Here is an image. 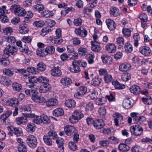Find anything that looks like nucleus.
<instances>
[{
  "mask_svg": "<svg viewBox=\"0 0 152 152\" xmlns=\"http://www.w3.org/2000/svg\"><path fill=\"white\" fill-rule=\"evenodd\" d=\"M83 117V114L80 110H76L73 112L72 116L69 118V120L70 123L75 124Z\"/></svg>",
  "mask_w": 152,
  "mask_h": 152,
  "instance_id": "f257e3e1",
  "label": "nucleus"
},
{
  "mask_svg": "<svg viewBox=\"0 0 152 152\" xmlns=\"http://www.w3.org/2000/svg\"><path fill=\"white\" fill-rule=\"evenodd\" d=\"M17 51V49L15 46L9 44L6 45V47L4 50V53L7 56L9 57L10 55H13Z\"/></svg>",
  "mask_w": 152,
  "mask_h": 152,
  "instance_id": "f03ea898",
  "label": "nucleus"
},
{
  "mask_svg": "<svg viewBox=\"0 0 152 152\" xmlns=\"http://www.w3.org/2000/svg\"><path fill=\"white\" fill-rule=\"evenodd\" d=\"M26 142L28 145L31 148H35L37 143L36 138L33 135L27 137Z\"/></svg>",
  "mask_w": 152,
  "mask_h": 152,
  "instance_id": "7ed1b4c3",
  "label": "nucleus"
},
{
  "mask_svg": "<svg viewBox=\"0 0 152 152\" xmlns=\"http://www.w3.org/2000/svg\"><path fill=\"white\" fill-rule=\"evenodd\" d=\"M139 113L134 112V122L138 125L141 124L146 121V118L144 116H140Z\"/></svg>",
  "mask_w": 152,
  "mask_h": 152,
  "instance_id": "20e7f679",
  "label": "nucleus"
},
{
  "mask_svg": "<svg viewBox=\"0 0 152 152\" xmlns=\"http://www.w3.org/2000/svg\"><path fill=\"white\" fill-rule=\"evenodd\" d=\"M140 93L142 95L148 96L149 93L147 90L145 89L144 90H141L139 86L136 85H134V94L137 95Z\"/></svg>",
  "mask_w": 152,
  "mask_h": 152,
  "instance_id": "39448f33",
  "label": "nucleus"
},
{
  "mask_svg": "<svg viewBox=\"0 0 152 152\" xmlns=\"http://www.w3.org/2000/svg\"><path fill=\"white\" fill-rule=\"evenodd\" d=\"M139 52L145 56H149L151 52L150 48L148 46H142L139 48Z\"/></svg>",
  "mask_w": 152,
  "mask_h": 152,
  "instance_id": "423d86ee",
  "label": "nucleus"
},
{
  "mask_svg": "<svg viewBox=\"0 0 152 152\" xmlns=\"http://www.w3.org/2000/svg\"><path fill=\"white\" fill-rule=\"evenodd\" d=\"M66 134L70 136L76 133L77 130L74 126H67L64 128Z\"/></svg>",
  "mask_w": 152,
  "mask_h": 152,
  "instance_id": "0eeeda50",
  "label": "nucleus"
},
{
  "mask_svg": "<svg viewBox=\"0 0 152 152\" xmlns=\"http://www.w3.org/2000/svg\"><path fill=\"white\" fill-rule=\"evenodd\" d=\"M51 88V86L48 83L44 84L40 86L39 92L41 93H45L50 90Z\"/></svg>",
  "mask_w": 152,
  "mask_h": 152,
  "instance_id": "6e6552de",
  "label": "nucleus"
},
{
  "mask_svg": "<svg viewBox=\"0 0 152 152\" xmlns=\"http://www.w3.org/2000/svg\"><path fill=\"white\" fill-rule=\"evenodd\" d=\"M104 125V122L102 119H97L94 121V126L97 129L102 128Z\"/></svg>",
  "mask_w": 152,
  "mask_h": 152,
  "instance_id": "1a4fd4ad",
  "label": "nucleus"
},
{
  "mask_svg": "<svg viewBox=\"0 0 152 152\" xmlns=\"http://www.w3.org/2000/svg\"><path fill=\"white\" fill-rule=\"evenodd\" d=\"M143 131L142 128L140 125L138 124L134 125V135L139 136L142 134Z\"/></svg>",
  "mask_w": 152,
  "mask_h": 152,
  "instance_id": "9d476101",
  "label": "nucleus"
},
{
  "mask_svg": "<svg viewBox=\"0 0 152 152\" xmlns=\"http://www.w3.org/2000/svg\"><path fill=\"white\" fill-rule=\"evenodd\" d=\"M91 48L92 50L95 52H99L101 49V48L99 43L96 41H92Z\"/></svg>",
  "mask_w": 152,
  "mask_h": 152,
  "instance_id": "9b49d317",
  "label": "nucleus"
},
{
  "mask_svg": "<svg viewBox=\"0 0 152 152\" xmlns=\"http://www.w3.org/2000/svg\"><path fill=\"white\" fill-rule=\"evenodd\" d=\"M32 100L34 102L38 103H46V100L43 97L37 94L35 96L33 97Z\"/></svg>",
  "mask_w": 152,
  "mask_h": 152,
  "instance_id": "f8f14e48",
  "label": "nucleus"
},
{
  "mask_svg": "<svg viewBox=\"0 0 152 152\" xmlns=\"http://www.w3.org/2000/svg\"><path fill=\"white\" fill-rule=\"evenodd\" d=\"M106 22L108 28L110 31H113L115 28L116 25L113 20L108 19L106 20Z\"/></svg>",
  "mask_w": 152,
  "mask_h": 152,
  "instance_id": "ddd939ff",
  "label": "nucleus"
},
{
  "mask_svg": "<svg viewBox=\"0 0 152 152\" xmlns=\"http://www.w3.org/2000/svg\"><path fill=\"white\" fill-rule=\"evenodd\" d=\"M87 88L86 87L83 86H80L79 92L75 94L74 96L77 98H78L80 96L85 94L87 92Z\"/></svg>",
  "mask_w": 152,
  "mask_h": 152,
  "instance_id": "4468645a",
  "label": "nucleus"
},
{
  "mask_svg": "<svg viewBox=\"0 0 152 152\" xmlns=\"http://www.w3.org/2000/svg\"><path fill=\"white\" fill-rule=\"evenodd\" d=\"M132 66L129 64H122L119 67V70L121 72L127 71L131 69Z\"/></svg>",
  "mask_w": 152,
  "mask_h": 152,
  "instance_id": "2eb2a0df",
  "label": "nucleus"
},
{
  "mask_svg": "<svg viewBox=\"0 0 152 152\" xmlns=\"http://www.w3.org/2000/svg\"><path fill=\"white\" fill-rule=\"evenodd\" d=\"M19 102L18 100L15 98H11L9 99L7 105L15 107L19 105Z\"/></svg>",
  "mask_w": 152,
  "mask_h": 152,
  "instance_id": "dca6fc26",
  "label": "nucleus"
},
{
  "mask_svg": "<svg viewBox=\"0 0 152 152\" xmlns=\"http://www.w3.org/2000/svg\"><path fill=\"white\" fill-rule=\"evenodd\" d=\"M64 104L69 108H73L75 106L76 102L73 100L68 99L65 101Z\"/></svg>",
  "mask_w": 152,
  "mask_h": 152,
  "instance_id": "f3484780",
  "label": "nucleus"
},
{
  "mask_svg": "<svg viewBox=\"0 0 152 152\" xmlns=\"http://www.w3.org/2000/svg\"><path fill=\"white\" fill-rule=\"evenodd\" d=\"M58 103V101L56 99H50L46 102V104L48 107L55 106Z\"/></svg>",
  "mask_w": 152,
  "mask_h": 152,
  "instance_id": "a211bd4d",
  "label": "nucleus"
},
{
  "mask_svg": "<svg viewBox=\"0 0 152 152\" xmlns=\"http://www.w3.org/2000/svg\"><path fill=\"white\" fill-rule=\"evenodd\" d=\"M51 74L54 76L59 77L61 75L62 72L58 67H54L53 69L51 70Z\"/></svg>",
  "mask_w": 152,
  "mask_h": 152,
  "instance_id": "6ab92c4d",
  "label": "nucleus"
},
{
  "mask_svg": "<svg viewBox=\"0 0 152 152\" xmlns=\"http://www.w3.org/2000/svg\"><path fill=\"white\" fill-rule=\"evenodd\" d=\"M16 122L18 125L26 123L28 122L27 117L26 116H23L17 118L16 119Z\"/></svg>",
  "mask_w": 152,
  "mask_h": 152,
  "instance_id": "aec40b11",
  "label": "nucleus"
},
{
  "mask_svg": "<svg viewBox=\"0 0 152 152\" xmlns=\"http://www.w3.org/2000/svg\"><path fill=\"white\" fill-rule=\"evenodd\" d=\"M0 82L1 84L7 86L11 85L12 83L10 79L5 76H2L1 77Z\"/></svg>",
  "mask_w": 152,
  "mask_h": 152,
  "instance_id": "412c9836",
  "label": "nucleus"
},
{
  "mask_svg": "<svg viewBox=\"0 0 152 152\" xmlns=\"http://www.w3.org/2000/svg\"><path fill=\"white\" fill-rule=\"evenodd\" d=\"M106 50L110 53H114L116 49V46L113 44H108L105 47Z\"/></svg>",
  "mask_w": 152,
  "mask_h": 152,
  "instance_id": "4be33fe9",
  "label": "nucleus"
},
{
  "mask_svg": "<svg viewBox=\"0 0 152 152\" xmlns=\"http://www.w3.org/2000/svg\"><path fill=\"white\" fill-rule=\"evenodd\" d=\"M119 150L122 152H127L130 149L129 146L125 144L120 143L118 147Z\"/></svg>",
  "mask_w": 152,
  "mask_h": 152,
  "instance_id": "5701e85b",
  "label": "nucleus"
},
{
  "mask_svg": "<svg viewBox=\"0 0 152 152\" xmlns=\"http://www.w3.org/2000/svg\"><path fill=\"white\" fill-rule=\"evenodd\" d=\"M103 62L105 64H110L112 61V58L110 56L106 55H103L101 56Z\"/></svg>",
  "mask_w": 152,
  "mask_h": 152,
  "instance_id": "b1692460",
  "label": "nucleus"
},
{
  "mask_svg": "<svg viewBox=\"0 0 152 152\" xmlns=\"http://www.w3.org/2000/svg\"><path fill=\"white\" fill-rule=\"evenodd\" d=\"M34 80H35V82H34L35 83L38 81L41 83H43L44 84L48 83L49 82V80L48 79L43 76H40L38 78L35 77Z\"/></svg>",
  "mask_w": 152,
  "mask_h": 152,
  "instance_id": "393cba45",
  "label": "nucleus"
},
{
  "mask_svg": "<svg viewBox=\"0 0 152 152\" xmlns=\"http://www.w3.org/2000/svg\"><path fill=\"white\" fill-rule=\"evenodd\" d=\"M64 110L61 108H57L54 110L53 112V115L56 117L61 116L64 115Z\"/></svg>",
  "mask_w": 152,
  "mask_h": 152,
  "instance_id": "a878e982",
  "label": "nucleus"
},
{
  "mask_svg": "<svg viewBox=\"0 0 152 152\" xmlns=\"http://www.w3.org/2000/svg\"><path fill=\"white\" fill-rule=\"evenodd\" d=\"M19 31L20 34H24L27 33L28 31V29L25 24H22L20 25Z\"/></svg>",
  "mask_w": 152,
  "mask_h": 152,
  "instance_id": "bb28decb",
  "label": "nucleus"
},
{
  "mask_svg": "<svg viewBox=\"0 0 152 152\" xmlns=\"http://www.w3.org/2000/svg\"><path fill=\"white\" fill-rule=\"evenodd\" d=\"M142 100L144 104L150 105L152 103V98L150 96H146L145 97H142Z\"/></svg>",
  "mask_w": 152,
  "mask_h": 152,
  "instance_id": "cd10ccee",
  "label": "nucleus"
},
{
  "mask_svg": "<svg viewBox=\"0 0 152 152\" xmlns=\"http://www.w3.org/2000/svg\"><path fill=\"white\" fill-rule=\"evenodd\" d=\"M12 87L14 91L18 92H20L23 89L21 85L17 83H13L12 84Z\"/></svg>",
  "mask_w": 152,
  "mask_h": 152,
  "instance_id": "c85d7f7f",
  "label": "nucleus"
},
{
  "mask_svg": "<svg viewBox=\"0 0 152 152\" xmlns=\"http://www.w3.org/2000/svg\"><path fill=\"white\" fill-rule=\"evenodd\" d=\"M130 99V98H128L125 99L123 101V106L125 109H128L132 106Z\"/></svg>",
  "mask_w": 152,
  "mask_h": 152,
  "instance_id": "c756f323",
  "label": "nucleus"
},
{
  "mask_svg": "<svg viewBox=\"0 0 152 152\" xmlns=\"http://www.w3.org/2000/svg\"><path fill=\"white\" fill-rule=\"evenodd\" d=\"M25 93L27 95L31 96L32 100L33 97L36 96L37 94L34 89H27L25 91Z\"/></svg>",
  "mask_w": 152,
  "mask_h": 152,
  "instance_id": "7c9ffc66",
  "label": "nucleus"
},
{
  "mask_svg": "<svg viewBox=\"0 0 152 152\" xmlns=\"http://www.w3.org/2000/svg\"><path fill=\"white\" fill-rule=\"evenodd\" d=\"M72 82V80L69 78L67 77L62 78L61 80V83L64 86L69 85Z\"/></svg>",
  "mask_w": 152,
  "mask_h": 152,
  "instance_id": "2f4dec72",
  "label": "nucleus"
},
{
  "mask_svg": "<svg viewBox=\"0 0 152 152\" xmlns=\"http://www.w3.org/2000/svg\"><path fill=\"white\" fill-rule=\"evenodd\" d=\"M36 127L33 123H30L28 124L27 130L29 132H33L35 130Z\"/></svg>",
  "mask_w": 152,
  "mask_h": 152,
  "instance_id": "473e14b6",
  "label": "nucleus"
},
{
  "mask_svg": "<svg viewBox=\"0 0 152 152\" xmlns=\"http://www.w3.org/2000/svg\"><path fill=\"white\" fill-rule=\"evenodd\" d=\"M110 13L111 15L115 17H116L119 15V10L116 7H113L110 10Z\"/></svg>",
  "mask_w": 152,
  "mask_h": 152,
  "instance_id": "72a5a7b5",
  "label": "nucleus"
},
{
  "mask_svg": "<svg viewBox=\"0 0 152 152\" xmlns=\"http://www.w3.org/2000/svg\"><path fill=\"white\" fill-rule=\"evenodd\" d=\"M55 48L52 45L48 46L46 48L45 52L46 54H52L55 51Z\"/></svg>",
  "mask_w": 152,
  "mask_h": 152,
  "instance_id": "f704fd0d",
  "label": "nucleus"
},
{
  "mask_svg": "<svg viewBox=\"0 0 152 152\" xmlns=\"http://www.w3.org/2000/svg\"><path fill=\"white\" fill-rule=\"evenodd\" d=\"M134 45L135 47H137L139 45L138 41L140 40V37L138 33H135L134 34Z\"/></svg>",
  "mask_w": 152,
  "mask_h": 152,
  "instance_id": "c9c22d12",
  "label": "nucleus"
},
{
  "mask_svg": "<svg viewBox=\"0 0 152 152\" xmlns=\"http://www.w3.org/2000/svg\"><path fill=\"white\" fill-rule=\"evenodd\" d=\"M41 116L42 123L43 124H47L50 123V120L47 115H43Z\"/></svg>",
  "mask_w": 152,
  "mask_h": 152,
  "instance_id": "e433bc0d",
  "label": "nucleus"
},
{
  "mask_svg": "<svg viewBox=\"0 0 152 152\" xmlns=\"http://www.w3.org/2000/svg\"><path fill=\"white\" fill-rule=\"evenodd\" d=\"M72 64L73 67L70 68L71 72L74 73H77L80 71V69L78 65L74 64V62H72Z\"/></svg>",
  "mask_w": 152,
  "mask_h": 152,
  "instance_id": "4c0bfd02",
  "label": "nucleus"
},
{
  "mask_svg": "<svg viewBox=\"0 0 152 152\" xmlns=\"http://www.w3.org/2000/svg\"><path fill=\"white\" fill-rule=\"evenodd\" d=\"M101 79L98 77H95L94 78L92 81L91 84L94 86H98L101 83Z\"/></svg>",
  "mask_w": 152,
  "mask_h": 152,
  "instance_id": "58836bf2",
  "label": "nucleus"
},
{
  "mask_svg": "<svg viewBox=\"0 0 152 152\" xmlns=\"http://www.w3.org/2000/svg\"><path fill=\"white\" fill-rule=\"evenodd\" d=\"M47 136L50 138V139L54 140L57 138V135L55 132L50 131L48 132Z\"/></svg>",
  "mask_w": 152,
  "mask_h": 152,
  "instance_id": "ea45409f",
  "label": "nucleus"
},
{
  "mask_svg": "<svg viewBox=\"0 0 152 152\" xmlns=\"http://www.w3.org/2000/svg\"><path fill=\"white\" fill-rule=\"evenodd\" d=\"M37 70L42 71H44L46 68V65L42 62L39 63L37 66Z\"/></svg>",
  "mask_w": 152,
  "mask_h": 152,
  "instance_id": "a19ab883",
  "label": "nucleus"
},
{
  "mask_svg": "<svg viewBox=\"0 0 152 152\" xmlns=\"http://www.w3.org/2000/svg\"><path fill=\"white\" fill-rule=\"evenodd\" d=\"M10 63V61L7 58H0V65L5 66L8 65Z\"/></svg>",
  "mask_w": 152,
  "mask_h": 152,
  "instance_id": "79ce46f5",
  "label": "nucleus"
},
{
  "mask_svg": "<svg viewBox=\"0 0 152 152\" xmlns=\"http://www.w3.org/2000/svg\"><path fill=\"white\" fill-rule=\"evenodd\" d=\"M125 50L127 52L130 53L133 50L132 45L129 42L126 43L124 46Z\"/></svg>",
  "mask_w": 152,
  "mask_h": 152,
  "instance_id": "37998d69",
  "label": "nucleus"
},
{
  "mask_svg": "<svg viewBox=\"0 0 152 152\" xmlns=\"http://www.w3.org/2000/svg\"><path fill=\"white\" fill-rule=\"evenodd\" d=\"M43 140L45 143L47 145L50 146L52 145V141L50 138L47 136V135H45L43 137Z\"/></svg>",
  "mask_w": 152,
  "mask_h": 152,
  "instance_id": "c03bdc74",
  "label": "nucleus"
},
{
  "mask_svg": "<svg viewBox=\"0 0 152 152\" xmlns=\"http://www.w3.org/2000/svg\"><path fill=\"white\" fill-rule=\"evenodd\" d=\"M121 77L122 80L125 82L131 78L130 74L128 73L123 74Z\"/></svg>",
  "mask_w": 152,
  "mask_h": 152,
  "instance_id": "a18cd8bd",
  "label": "nucleus"
},
{
  "mask_svg": "<svg viewBox=\"0 0 152 152\" xmlns=\"http://www.w3.org/2000/svg\"><path fill=\"white\" fill-rule=\"evenodd\" d=\"M26 13V11L24 9L20 7L15 12V15L18 16H23Z\"/></svg>",
  "mask_w": 152,
  "mask_h": 152,
  "instance_id": "49530a36",
  "label": "nucleus"
},
{
  "mask_svg": "<svg viewBox=\"0 0 152 152\" xmlns=\"http://www.w3.org/2000/svg\"><path fill=\"white\" fill-rule=\"evenodd\" d=\"M56 142L59 148L60 149L63 148L64 150V147H63L64 140L62 138L60 137L58 138L56 140Z\"/></svg>",
  "mask_w": 152,
  "mask_h": 152,
  "instance_id": "de8ad7c7",
  "label": "nucleus"
},
{
  "mask_svg": "<svg viewBox=\"0 0 152 152\" xmlns=\"http://www.w3.org/2000/svg\"><path fill=\"white\" fill-rule=\"evenodd\" d=\"M3 72L5 75L10 77L12 76L13 74V71L10 68L3 69Z\"/></svg>",
  "mask_w": 152,
  "mask_h": 152,
  "instance_id": "09e8293b",
  "label": "nucleus"
},
{
  "mask_svg": "<svg viewBox=\"0 0 152 152\" xmlns=\"http://www.w3.org/2000/svg\"><path fill=\"white\" fill-rule=\"evenodd\" d=\"M69 147L71 150L75 151L77 150V147L76 144L73 142L70 141L68 144Z\"/></svg>",
  "mask_w": 152,
  "mask_h": 152,
  "instance_id": "8fccbe9b",
  "label": "nucleus"
},
{
  "mask_svg": "<svg viewBox=\"0 0 152 152\" xmlns=\"http://www.w3.org/2000/svg\"><path fill=\"white\" fill-rule=\"evenodd\" d=\"M140 59L138 56H134V66H135L136 67H138L140 66Z\"/></svg>",
  "mask_w": 152,
  "mask_h": 152,
  "instance_id": "3c124183",
  "label": "nucleus"
},
{
  "mask_svg": "<svg viewBox=\"0 0 152 152\" xmlns=\"http://www.w3.org/2000/svg\"><path fill=\"white\" fill-rule=\"evenodd\" d=\"M79 54L82 56H85L87 53V50L86 48L83 47H80L78 49Z\"/></svg>",
  "mask_w": 152,
  "mask_h": 152,
  "instance_id": "603ef678",
  "label": "nucleus"
},
{
  "mask_svg": "<svg viewBox=\"0 0 152 152\" xmlns=\"http://www.w3.org/2000/svg\"><path fill=\"white\" fill-rule=\"evenodd\" d=\"M36 4L34 6V8L39 12L42 11L45 7L43 5L40 4L36 3Z\"/></svg>",
  "mask_w": 152,
  "mask_h": 152,
  "instance_id": "864d4df0",
  "label": "nucleus"
},
{
  "mask_svg": "<svg viewBox=\"0 0 152 152\" xmlns=\"http://www.w3.org/2000/svg\"><path fill=\"white\" fill-rule=\"evenodd\" d=\"M7 7L2 6L0 7V16L6 15L8 13V10L6 9Z\"/></svg>",
  "mask_w": 152,
  "mask_h": 152,
  "instance_id": "5fc2aeb1",
  "label": "nucleus"
},
{
  "mask_svg": "<svg viewBox=\"0 0 152 152\" xmlns=\"http://www.w3.org/2000/svg\"><path fill=\"white\" fill-rule=\"evenodd\" d=\"M33 121L36 124H40L42 123V121L41 120V116L36 115L35 117H34V118L33 119Z\"/></svg>",
  "mask_w": 152,
  "mask_h": 152,
  "instance_id": "6e6d98bb",
  "label": "nucleus"
},
{
  "mask_svg": "<svg viewBox=\"0 0 152 152\" xmlns=\"http://www.w3.org/2000/svg\"><path fill=\"white\" fill-rule=\"evenodd\" d=\"M18 150L19 152H26L27 151L26 146L23 144L18 145Z\"/></svg>",
  "mask_w": 152,
  "mask_h": 152,
  "instance_id": "4d7b16f0",
  "label": "nucleus"
},
{
  "mask_svg": "<svg viewBox=\"0 0 152 152\" xmlns=\"http://www.w3.org/2000/svg\"><path fill=\"white\" fill-rule=\"evenodd\" d=\"M131 31L126 28H123L122 30V33L124 36L128 37L131 35Z\"/></svg>",
  "mask_w": 152,
  "mask_h": 152,
  "instance_id": "13d9d810",
  "label": "nucleus"
},
{
  "mask_svg": "<svg viewBox=\"0 0 152 152\" xmlns=\"http://www.w3.org/2000/svg\"><path fill=\"white\" fill-rule=\"evenodd\" d=\"M139 18L141 22H146L148 21V17L147 15L145 13L140 14Z\"/></svg>",
  "mask_w": 152,
  "mask_h": 152,
  "instance_id": "bf43d9fd",
  "label": "nucleus"
},
{
  "mask_svg": "<svg viewBox=\"0 0 152 152\" xmlns=\"http://www.w3.org/2000/svg\"><path fill=\"white\" fill-rule=\"evenodd\" d=\"M13 32L12 29L10 27H6L3 29V32L6 35L11 34Z\"/></svg>",
  "mask_w": 152,
  "mask_h": 152,
  "instance_id": "052dcab7",
  "label": "nucleus"
},
{
  "mask_svg": "<svg viewBox=\"0 0 152 152\" xmlns=\"http://www.w3.org/2000/svg\"><path fill=\"white\" fill-rule=\"evenodd\" d=\"M113 79L111 75L108 73L104 76V79L105 82L107 83L110 82Z\"/></svg>",
  "mask_w": 152,
  "mask_h": 152,
  "instance_id": "680f3d73",
  "label": "nucleus"
},
{
  "mask_svg": "<svg viewBox=\"0 0 152 152\" xmlns=\"http://www.w3.org/2000/svg\"><path fill=\"white\" fill-rule=\"evenodd\" d=\"M58 38H53L51 39V42L54 44H60L63 42L62 39H58Z\"/></svg>",
  "mask_w": 152,
  "mask_h": 152,
  "instance_id": "e2e57ef3",
  "label": "nucleus"
},
{
  "mask_svg": "<svg viewBox=\"0 0 152 152\" xmlns=\"http://www.w3.org/2000/svg\"><path fill=\"white\" fill-rule=\"evenodd\" d=\"M36 53L38 55L40 56H44L46 55L44 50H42L41 48L37 49L36 51Z\"/></svg>",
  "mask_w": 152,
  "mask_h": 152,
  "instance_id": "0e129e2a",
  "label": "nucleus"
},
{
  "mask_svg": "<svg viewBox=\"0 0 152 152\" xmlns=\"http://www.w3.org/2000/svg\"><path fill=\"white\" fill-rule=\"evenodd\" d=\"M33 14L31 11H28L26 12L24 15L25 18V21H28V20L29 18H31L33 16Z\"/></svg>",
  "mask_w": 152,
  "mask_h": 152,
  "instance_id": "69168bd1",
  "label": "nucleus"
},
{
  "mask_svg": "<svg viewBox=\"0 0 152 152\" xmlns=\"http://www.w3.org/2000/svg\"><path fill=\"white\" fill-rule=\"evenodd\" d=\"M27 71L28 72L35 74H37V69L34 67H29L27 68Z\"/></svg>",
  "mask_w": 152,
  "mask_h": 152,
  "instance_id": "338daca9",
  "label": "nucleus"
},
{
  "mask_svg": "<svg viewBox=\"0 0 152 152\" xmlns=\"http://www.w3.org/2000/svg\"><path fill=\"white\" fill-rule=\"evenodd\" d=\"M44 24V22L42 21H37L34 23H33V25L34 26L37 27H41L43 26Z\"/></svg>",
  "mask_w": 152,
  "mask_h": 152,
  "instance_id": "774afa93",
  "label": "nucleus"
}]
</instances>
